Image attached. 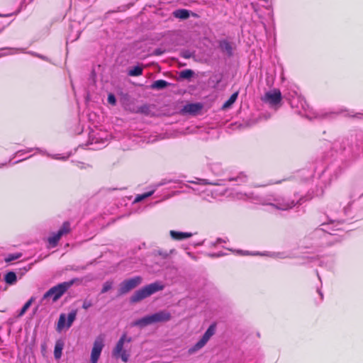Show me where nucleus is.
<instances>
[{"label":"nucleus","instance_id":"34","mask_svg":"<svg viewBox=\"0 0 363 363\" xmlns=\"http://www.w3.org/2000/svg\"><path fill=\"white\" fill-rule=\"evenodd\" d=\"M99 138H93L91 143V144H93L94 143H99ZM100 140H101L100 143H101V145L105 146L107 140L106 139H102V138H100Z\"/></svg>","mask_w":363,"mask_h":363},{"label":"nucleus","instance_id":"37","mask_svg":"<svg viewBox=\"0 0 363 363\" xmlns=\"http://www.w3.org/2000/svg\"><path fill=\"white\" fill-rule=\"evenodd\" d=\"M162 53V51H161L160 49H156V50H155V54L156 55H161Z\"/></svg>","mask_w":363,"mask_h":363},{"label":"nucleus","instance_id":"11","mask_svg":"<svg viewBox=\"0 0 363 363\" xmlns=\"http://www.w3.org/2000/svg\"><path fill=\"white\" fill-rule=\"evenodd\" d=\"M169 234L172 239L177 240H182L192 236V233H183L175 230H170Z\"/></svg>","mask_w":363,"mask_h":363},{"label":"nucleus","instance_id":"24","mask_svg":"<svg viewBox=\"0 0 363 363\" xmlns=\"http://www.w3.org/2000/svg\"><path fill=\"white\" fill-rule=\"evenodd\" d=\"M194 74V72L191 69H184L179 72V77L182 79H189Z\"/></svg>","mask_w":363,"mask_h":363},{"label":"nucleus","instance_id":"28","mask_svg":"<svg viewBox=\"0 0 363 363\" xmlns=\"http://www.w3.org/2000/svg\"><path fill=\"white\" fill-rule=\"evenodd\" d=\"M227 191H228V190L226 189H222L220 190H218V189L212 190L211 191L212 197L214 199H217L220 196L225 195Z\"/></svg>","mask_w":363,"mask_h":363},{"label":"nucleus","instance_id":"23","mask_svg":"<svg viewBox=\"0 0 363 363\" xmlns=\"http://www.w3.org/2000/svg\"><path fill=\"white\" fill-rule=\"evenodd\" d=\"M155 192V190H152V191H150L148 192H146V193H144V194H138L134 200V203H138L148 197H150V196H152Z\"/></svg>","mask_w":363,"mask_h":363},{"label":"nucleus","instance_id":"5","mask_svg":"<svg viewBox=\"0 0 363 363\" xmlns=\"http://www.w3.org/2000/svg\"><path fill=\"white\" fill-rule=\"evenodd\" d=\"M132 337H128L125 333L120 337L117 342L116 347L113 350V355L116 358H121L123 362H127L129 359V354L126 350H123L125 342H130Z\"/></svg>","mask_w":363,"mask_h":363},{"label":"nucleus","instance_id":"46","mask_svg":"<svg viewBox=\"0 0 363 363\" xmlns=\"http://www.w3.org/2000/svg\"><path fill=\"white\" fill-rule=\"evenodd\" d=\"M281 253H278V254H277V255L279 256V257H280V258H284V256H281Z\"/></svg>","mask_w":363,"mask_h":363},{"label":"nucleus","instance_id":"48","mask_svg":"<svg viewBox=\"0 0 363 363\" xmlns=\"http://www.w3.org/2000/svg\"><path fill=\"white\" fill-rule=\"evenodd\" d=\"M3 166H4V164H0V167H3Z\"/></svg>","mask_w":363,"mask_h":363},{"label":"nucleus","instance_id":"51","mask_svg":"<svg viewBox=\"0 0 363 363\" xmlns=\"http://www.w3.org/2000/svg\"><path fill=\"white\" fill-rule=\"evenodd\" d=\"M2 30H3V29H0V33H1Z\"/></svg>","mask_w":363,"mask_h":363},{"label":"nucleus","instance_id":"6","mask_svg":"<svg viewBox=\"0 0 363 363\" xmlns=\"http://www.w3.org/2000/svg\"><path fill=\"white\" fill-rule=\"evenodd\" d=\"M143 281V278L140 276H136L128 279H125L119 284L118 294L123 295L138 286Z\"/></svg>","mask_w":363,"mask_h":363},{"label":"nucleus","instance_id":"2","mask_svg":"<svg viewBox=\"0 0 363 363\" xmlns=\"http://www.w3.org/2000/svg\"><path fill=\"white\" fill-rule=\"evenodd\" d=\"M164 285L162 281H155L147 284L139 290L135 291L130 298V303H138L150 296L151 295L162 291Z\"/></svg>","mask_w":363,"mask_h":363},{"label":"nucleus","instance_id":"12","mask_svg":"<svg viewBox=\"0 0 363 363\" xmlns=\"http://www.w3.org/2000/svg\"><path fill=\"white\" fill-rule=\"evenodd\" d=\"M202 108V106L200 104H189L184 107V111L186 113H189L191 114H196L198 113Z\"/></svg>","mask_w":363,"mask_h":363},{"label":"nucleus","instance_id":"20","mask_svg":"<svg viewBox=\"0 0 363 363\" xmlns=\"http://www.w3.org/2000/svg\"><path fill=\"white\" fill-rule=\"evenodd\" d=\"M220 180H216L215 182H210L208 179H196V182H191L194 184H201V185H206V184H211V185H215V186H220L221 184L219 182Z\"/></svg>","mask_w":363,"mask_h":363},{"label":"nucleus","instance_id":"39","mask_svg":"<svg viewBox=\"0 0 363 363\" xmlns=\"http://www.w3.org/2000/svg\"><path fill=\"white\" fill-rule=\"evenodd\" d=\"M300 103H301V107L305 109V105H306V101H304L303 100H301L300 101Z\"/></svg>","mask_w":363,"mask_h":363},{"label":"nucleus","instance_id":"22","mask_svg":"<svg viewBox=\"0 0 363 363\" xmlns=\"http://www.w3.org/2000/svg\"><path fill=\"white\" fill-rule=\"evenodd\" d=\"M128 75L138 77L143 74V68L140 66H135L128 71Z\"/></svg>","mask_w":363,"mask_h":363},{"label":"nucleus","instance_id":"47","mask_svg":"<svg viewBox=\"0 0 363 363\" xmlns=\"http://www.w3.org/2000/svg\"><path fill=\"white\" fill-rule=\"evenodd\" d=\"M343 111L342 110L341 112H342ZM340 111H337V113H334L335 114H337V113H340Z\"/></svg>","mask_w":363,"mask_h":363},{"label":"nucleus","instance_id":"38","mask_svg":"<svg viewBox=\"0 0 363 363\" xmlns=\"http://www.w3.org/2000/svg\"><path fill=\"white\" fill-rule=\"evenodd\" d=\"M13 13H7V14H1L0 13V17H9L11 16Z\"/></svg>","mask_w":363,"mask_h":363},{"label":"nucleus","instance_id":"9","mask_svg":"<svg viewBox=\"0 0 363 363\" xmlns=\"http://www.w3.org/2000/svg\"><path fill=\"white\" fill-rule=\"evenodd\" d=\"M104 347V339L101 336L97 337L94 342L91 353V362L97 363L101 351Z\"/></svg>","mask_w":363,"mask_h":363},{"label":"nucleus","instance_id":"43","mask_svg":"<svg viewBox=\"0 0 363 363\" xmlns=\"http://www.w3.org/2000/svg\"><path fill=\"white\" fill-rule=\"evenodd\" d=\"M318 293L319 294L320 298L322 300L323 298V294L322 291L320 289H318Z\"/></svg>","mask_w":363,"mask_h":363},{"label":"nucleus","instance_id":"41","mask_svg":"<svg viewBox=\"0 0 363 363\" xmlns=\"http://www.w3.org/2000/svg\"><path fill=\"white\" fill-rule=\"evenodd\" d=\"M27 158H28V157H25V158H22V159H19V160H16V161L13 162L12 164H16V163H18V162H21V161H23V160H26V159H27Z\"/></svg>","mask_w":363,"mask_h":363},{"label":"nucleus","instance_id":"19","mask_svg":"<svg viewBox=\"0 0 363 363\" xmlns=\"http://www.w3.org/2000/svg\"><path fill=\"white\" fill-rule=\"evenodd\" d=\"M227 180L230 182L235 181L240 184L247 182V176L242 172H241L235 177H228Z\"/></svg>","mask_w":363,"mask_h":363},{"label":"nucleus","instance_id":"30","mask_svg":"<svg viewBox=\"0 0 363 363\" xmlns=\"http://www.w3.org/2000/svg\"><path fill=\"white\" fill-rule=\"evenodd\" d=\"M150 112V107L147 105H143L138 108L136 113H144L147 115Z\"/></svg>","mask_w":363,"mask_h":363},{"label":"nucleus","instance_id":"21","mask_svg":"<svg viewBox=\"0 0 363 363\" xmlns=\"http://www.w3.org/2000/svg\"><path fill=\"white\" fill-rule=\"evenodd\" d=\"M35 300V298L34 297H31L25 304L24 306L22 307V308L20 310L18 314V317H21L23 316L25 313L26 312V311L30 308V306H31V304L33 303V302Z\"/></svg>","mask_w":363,"mask_h":363},{"label":"nucleus","instance_id":"17","mask_svg":"<svg viewBox=\"0 0 363 363\" xmlns=\"http://www.w3.org/2000/svg\"><path fill=\"white\" fill-rule=\"evenodd\" d=\"M5 281L10 285L14 284L17 281V277L15 272H9L4 277Z\"/></svg>","mask_w":363,"mask_h":363},{"label":"nucleus","instance_id":"33","mask_svg":"<svg viewBox=\"0 0 363 363\" xmlns=\"http://www.w3.org/2000/svg\"><path fill=\"white\" fill-rule=\"evenodd\" d=\"M93 305V303L91 301V300H89V299H85L83 302V304H82V308L85 310H87L88 308H89L90 307H91Z\"/></svg>","mask_w":363,"mask_h":363},{"label":"nucleus","instance_id":"18","mask_svg":"<svg viewBox=\"0 0 363 363\" xmlns=\"http://www.w3.org/2000/svg\"><path fill=\"white\" fill-rule=\"evenodd\" d=\"M238 96V92L233 93L230 97L223 104V109H226L229 107H230L236 101Z\"/></svg>","mask_w":363,"mask_h":363},{"label":"nucleus","instance_id":"4","mask_svg":"<svg viewBox=\"0 0 363 363\" xmlns=\"http://www.w3.org/2000/svg\"><path fill=\"white\" fill-rule=\"evenodd\" d=\"M75 279L65 281L50 288L43 296V300L52 298L53 301H57L74 283Z\"/></svg>","mask_w":363,"mask_h":363},{"label":"nucleus","instance_id":"7","mask_svg":"<svg viewBox=\"0 0 363 363\" xmlns=\"http://www.w3.org/2000/svg\"><path fill=\"white\" fill-rule=\"evenodd\" d=\"M215 333L216 325L211 324L204 333L201 338L191 348L189 349V352H195L203 347L210 340V338L215 334Z\"/></svg>","mask_w":363,"mask_h":363},{"label":"nucleus","instance_id":"49","mask_svg":"<svg viewBox=\"0 0 363 363\" xmlns=\"http://www.w3.org/2000/svg\"><path fill=\"white\" fill-rule=\"evenodd\" d=\"M318 274V279L320 280V277L319 276L318 274Z\"/></svg>","mask_w":363,"mask_h":363},{"label":"nucleus","instance_id":"31","mask_svg":"<svg viewBox=\"0 0 363 363\" xmlns=\"http://www.w3.org/2000/svg\"><path fill=\"white\" fill-rule=\"evenodd\" d=\"M21 256V254H10L7 256L6 258H5V261L6 262H12L18 259Z\"/></svg>","mask_w":363,"mask_h":363},{"label":"nucleus","instance_id":"45","mask_svg":"<svg viewBox=\"0 0 363 363\" xmlns=\"http://www.w3.org/2000/svg\"><path fill=\"white\" fill-rule=\"evenodd\" d=\"M294 103H295L294 100H293V101L291 102V106H292V107H294V106H295Z\"/></svg>","mask_w":363,"mask_h":363},{"label":"nucleus","instance_id":"13","mask_svg":"<svg viewBox=\"0 0 363 363\" xmlns=\"http://www.w3.org/2000/svg\"><path fill=\"white\" fill-rule=\"evenodd\" d=\"M64 347V342L59 340L56 342L54 350V357L56 359H59L62 357V350Z\"/></svg>","mask_w":363,"mask_h":363},{"label":"nucleus","instance_id":"40","mask_svg":"<svg viewBox=\"0 0 363 363\" xmlns=\"http://www.w3.org/2000/svg\"><path fill=\"white\" fill-rule=\"evenodd\" d=\"M222 242H223V240L221 238H218L216 242V243H214L213 245H217L218 243H220Z\"/></svg>","mask_w":363,"mask_h":363},{"label":"nucleus","instance_id":"36","mask_svg":"<svg viewBox=\"0 0 363 363\" xmlns=\"http://www.w3.org/2000/svg\"><path fill=\"white\" fill-rule=\"evenodd\" d=\"M32 150V149H28V150L26 151H23V150H19L18 151L16 155H23L25 152H29Z\"/></svg>","mask_w":363,"mask_h":363},{"label":"nucleus","instance_id":"14","mask_svg":"<svg viewBox=\"0 0 363 363\" xmlns=\"http://www.w3.org/2000/svg\"><path fill=\"white\" fill-rule=\"evenodd\" d=\"M169 84H170L165 80L159 79L152 83L150 88L152 89L162 90L167 87Z\"/></svg>","mask_w":363,"mask_h":363},{"label":"nucleus","instance_id":"44","mask_svg":"<svg viewBox=\"0 0 363 363\" xmlns=\"http://www.w3.org/2000/svg\"><path fill=\"white\" fill-rule=\"evenodd\" d=\"M79 33H77V35H76V36L74 38V39H72V40H76L77 39H78V38H79Z\"/></svg>","mask_w":363,"mask_h":363},{"label":"nucleus","instance_id":"15","mask_svg":"<svg viewBox=\"0 0 363 363\" xmlns=\"http://www.w3.org/2000/svg\"><path fill=\"white\" fill-rule=\"evenodd\" d=\"M219 47L222 52H225L228 56L233 55V48L229 42L226 40L220 41Z\"/></svg>","mask_w":363,"mask_h":363},{"label":"nucleus","instance_id":"10","mask_svg":"<svg viewBox=\"0 0 363 363\" xmlns=\"http://www.w3.org/2000/svg\"><path fill=\"white\" fill-rule=\"evenodd\" d=\"M262 101L269 103L272 106L277 105L281 101V91L279 89L268 91L263 96Z\"/></svg>","mask_w":363,"mask_h":363},{"label":"nucleus","instance_id":"29","mask_svg":"<svg viewBox=\"0 0 363 363\" xmlns=\"http://www.w3.org/2000/svg\"><path fill=\"white\" fill-rule=\"evenodd\" d=\"M112 286H113L112 281H106L103 285L101 293V294L106 293L112 288Z\"/></svg>","mask_w":363,"mask_h":363},{"label":"nucleus","instance_id":"26","mask_svg":"<svg viewBox=\"0 0 363 363\" xmlns=\"http://www.w3.org/2000/svg\"><path fill=\"white\" fill-rule=\"evenodd\" d=\"M211 170L213 173L217 176L222 175L223 172V169L221 167V164L220 163L213 164L211 166Z\"/></svg>","mask_w":363,"mask_h":363},{"label":"nucleus","instance_id":"8","mask_svg":"<svg viewBox=\"0 0 363 363\" xmlns=\"http://www.w3.org/2000/svg\"><path fill=\"white\" fill-rule=\"evenodd\" d=\"M70 231V223L68 221L63 223L60 228L56 232L53 233L51 236L48 239V243L51 247H55L57 245L60 238L69 233Z\"/></svg>","mask_w":363,"mask_h":363},{"label":"nucleus","instance_id":"32","mask_svg":"<svg viewBox=\"0 0 363 363\" xmlns=\"http://www.w3.org/2000/svg\"><path fill=\"white\" fill-rule=\"evenodd\" d=\"M107 100H108V104H110L111 105L115 106L116 104V96H114V94H109L108 95Z\"/></svg>","mask_w":363,"mask_h":363},{"label":"nucleus","instance_id":"16","mask_svg":"<svg viewBox=\"0 0 363 363\" xmlns=\"http://www.w3.org/2000/svg\"><path fill=\"white\" fill-rule=\"evenodd\" d=\"M173 15L175 18L180 19H186L190 16L189 11L186 9H177L173 12Z\"/></svg>","mask_w":363,"mask_h":363},{"label":"nucleus","instance_id":"42","mask_svg":"<svg viewBox=\"0 0 363 363\" xmlns=\"http://www.w3.org/2000/svg\"><path fill=\"white\" fill-rule=\"evenodd\" d=\"M67 157H57V156H54V157H53V158H55V159H62V160H67Z\"/></svg>","mask_w":363,"mask_h":363},{"label":"nucleus","instance_id":"25","mask_svg":"<svg viewBox=\"0 0 363 363\" xmlns=\"http://www.w3.org/2000/svg\"><path fill=\"white\" fill-rule=\"evenodd\" d=\"M66 315L64 313L60 314L57 326V330L60 332L65 327Z\"/></svg>","mask_w":363,"mask_h":363},{"label":"nucleus","instance_id":"50","mask_svg":"<svg viewBox=\"0 0 363 363\" xmlns=\"http://www.w3.org/2000/svg\"><path fill=\"white\" fill-rule=\"evenodd\" d=\"M358 115H361V113H358L355 116H357Z\"/></svg>","mask_w":363,"mask_h":363},{"label":"nucleus","instance_id":"3","mask_svg":"<svg viewBox=\"0 0 363 363\" xmlns=\"http://www.w3.org/2000/svg\"><path fill=\"white\" fill-rule=\"evenodd\" d=\"M171 313L165 310H163L138 319L132 323V325L143 328L157 323L167 322L171 319Z\"/></svg>","mask_w":363,"mask_h":363},{"label":"nucleus","instance_id":"27","mask_svg":"<svg viewBox=\"0 0 363 363\" xmlns=\"http://www.w3.org/2000/svg\"><path fill=\"white\" fill-rule=\"evenodd\" d=\"M76 315H77V312L75 311H73L68 313L67 321V324H66V327L67 328H69L72 326L73 322L74 321V320L76 318Z\"/></svg>","mask_w":363,"mask_h":363},{"label":"nucleus","instance_id":"35","mask_svg":"<svg viewBox=\"0 0 363 363\" xmlns=\"http://www.w3.org/2000/svg\"><path fill=\"white\" fill-rule=\"evenodd\" d=\"M29 53L31 54L32 55L35 56V57H37L38 58H40V59H42L43 60H48V58L45 56H43L42 55H40V54H38V53H35V52H30Z\"/></svg>","mask_w":363,"mask_h":363},{"label":"nucleus","instance_id":"1","mask_svg":"<svg viewBox=\"0 0 363 363\" xmlns=\"http://www.w3.org/2000/svg\"><path fill=\"white\" fill-rule=\"evenodd\" d=\"M233 198L237 199L249 200L257 204L272 206L277 209L281 211H286L292 208L296 204H301L303 199H300L299 201L296 202L294 200H286L285 198L275 194H269L266 196H261L255 194L254 193L242 194L240 192L235 193Z\"/></svg>","mask_w":363,"mask_h":363}]
</instances>
